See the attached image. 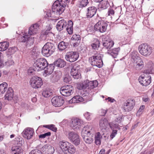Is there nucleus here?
Returning a JSON list of instances; mask_svg holds the SVG:
<instances>
[{
    "mask_svg": "<svg viewBox=\"0 0 154 154\" xmlns=\"http://www.w3.org/2000/svg\"><path fill=\"white\" fill-rule=\"evenodd\" d=\"M70 0H57L54 2L52 8V11L48 10L46 11V17H54L55 14L60 15L65 9L66 5L69 3Z\"/></svg>",
    "mask_w": 154,
    "mask_h": 154,
    "instance_id": "obj_1",
    "label": "nucleus"
},
{
    "mask_svg": "<svg viewBox=\"0 0 154 154\" xmlns=\"http://www.w3.org/2000/svg\"><path fill=\"white\" fill-rule=\"evenodd\" d=\"M82 137L84 140L88 144H90L93 141L92 137L94 136L95 131L92 126L87 125L84 127L82 131Z\"/></svg>",
    "mask_w": 154,
    "mask_h": 154,
    "instance_id": "obj_2",
    "label": "nucleus"
},
{
    "mask_svg": "<svg viewBox=\"0 0 154 154\" xmlns=\"http://www.w3.org/2000/svg\"><path fill=\"white\" fill-rule=\"evenodd\" d=\"M102 57L103 55L97 52L93 56L89 58V61L92 66L101 68L103 65L102 59Z\"/></svg>",
    "mask_w": 154,
    "mask_h": 154,
    "instance_id": "obj_3",
    "label": "nucleus"
},
{
    "mask_svg": "<svg viewBox=\"0 0 154 154\" xmlns=\"http://www.w3.org/2000/svg\"><path fill=\"white\" fill-rule=\"evenodd\" d=\"M55 47L54 44L47 42L43 46L42 49V54L44 56L48 57L55 51Z\"/></svg>",
    "mask_w": 154,
    "mask_h": 154,
    "instance_id": "obj_4",
    "label": "nucleus"
},
{
    "mask_svg": "<svg viewBox=\"0 0 154 154\" xmlns=\"http://www.w3.org/2000/svg\"><path fill=\"white\" fill-rule=\"evenodd\" d=\"M39 22H38L32 25L29 29L28 34L27 33H25L21 38V42H25L28 41L30 35H33L37 32L38 30L39 29Z\"/></svg>",
    "mask_w": 154,
    "mask_h": 154,
    "instance_id": "obj_5",
    "label": "nucleus"
},
{
    "mask_svg": "<svg viewBox=\"0 0 154 154\" xmlns=\"http://www.w3.org/2000/svg\"><path fill=\"white\" fill-rule=\"evenodd\" d=\"M98 84V82L96 80L90 81L86 80L82 83L78 85L77 88L79 90L88 89L91 90L97 87Z\"/></svg>",
    "mask_w": 154,
    "mask_h": 154,
    "instance_id": "obj_6",
    "label": "nucleus"
},
{
    "mask_svg": "<svg viewBox=\"0 0 154 154\" xmlns=\"http://www.w3.org/2000/svg\"><path fill=\"white\" fill-rule=\"evenodd\" d=\"M48 63L46 60L44 58H40L37 59L34 63V66L35 70L39 71L45 69L46 65Z\"/></svg>",
    "mask_w": 154,
    "mask_h": 154,
    "instance_id": "obj_7",
    "label": "nucleus"
},
{
    "mask_svg": "<svg viewBox=\"0 0 154 154\" xmlns=\"http://www.w3.org/2000/svg\"><path fill=\"white\" fill-rule=\"evenodd\" d=\"M108 24L106 22L100 19L94 26V30L100 33L106 32Z\"/></svg>",
    "mask_w": 154,
    "mask_h": 154,
    "instance_id": "obj_8",
    "label": "nucleus"
},
{
    "mask_svg": "<svg viewBox=\"0 0 154 154\" xmlns=\"http://www.w3.org/2000/svg\"><path fill=\"white\" fill-rule=\"evenodd\" d=\"M140 53L144 56H149L152 52V48L146 43L140 45L138 47Z\"/></svg>",
    "mask_w": 154,
    "mask_h": 154,
    "instance_id": "obj_9",
    "label": "nucleus"
},
{
    "mask_svg": "<svg viewBox=\"0 0 154 154\" xmlns=\"http://www.w3.org/2000/svg\"><path fill=\"white\" fill-rule=\"evenodd\" d=\"M135 104L134 99L130 98L127 100L124 103L122 107L124 111L129 112L133 109Z\"/></svg>",
    "mask_w": 154,
    "mask_h": 154,
    "instance_id": "obj_10",
    "label": "nucleus"
},
{
    "mask_svg": "<svg viewBox=\"0 0 154 154\" xmlns=\"http://www.w3.org/2000/svg\"><path fill=\"white\" fill-rule=\"evenodd\" d=\"M60 91V94L62 95L65 96H68L73 93L74 88L71 85H66L61 87Z\"/></svg>",
    "mask_w": 154,
    "mask_h": 154,
    "instance_id": "obj_11",
    "label": "nucleus"
},
{
    "mask_svg": "<svg viewBox=\"0 0 154 154\" xmlns=\"http://www.w3.org/2000/svg\"><path fill=\"white\" fill-rule=\"evenodd\" d=\"M30 83L33 88L37 89L41 87L43 85L42 79L37 76L32 77L30 80Z\"/></svg>",
    "mask_w": 154,
    "mask_h": 154,
    "instance_id": "obj_12",
    "label": "nucleus"
},
{
    "mask_svg": "<svg viewBox=\"0 0 154 154\" xmlns=\"http://www.w3.org/2000/svg\"><path fill=\"white\" fill-rule=\"evenodd\" d=\"M79 54L77 52L70 51L67 52L65 58L66 60L70 62L76 61L79 57Z\"/></svg>",
    "mask_w": 154,
    "mask_h": 154,
    "instance_id": "obj_13",
    "label": "nucleus"
},
{
    "mask_svg": "<svg viewBox=\"0 0 154 154\" xmlns=\"http://www.w3.org/2000/svg\"><path fill=\"white\" fill-rule=\"evenodd\" d=\"M110 128L112 130V132L110 135V139H113L116 135L117 133V130L120 129V126L118 124L114 122L110 123L109 124Z\"/></svg>",
    "mask_w": 154,
    "mask_h": 154,
    "instance_id": "obj_14",
    "label": "nucleus"
},
{
    "mask_svg": "<svg viewBox=\"0 0 154 154\" xmlns=\"http://www.w3.org/2000/svg\"><path fill=\"white\" fill-rule=\"evenodd\" d=\"M83 123V121L81 119L75 118L72 119L70 126L73 130H77L79 129Z\"/></svg>",
    "mask_w": 154,
    "mask_h": 154,
    "instance_id": "obj_15",
    "label": "nucleus"
},
{
    "mask_svg": "<svg viewBox=\"0 0 154 154\" xmlns=\"http://www.w3.org/2000/svg\"><path fill=\"white\" fill-rule=\"evenodd\" d=\"M34 133V130L33 128H27L24 130L22 134L24 138L29 140L32 137Z\"/></svg>",
    "mask_w": 154,
    "mask_h": 154,
    "instance_id": "obj_16",
    "label": "nucleus"
},
{
    "mask_svg": "<svg viewBox=\"0 0 154 154\" xmlns=\"http://www.w3.org/2000/svg\"><path fill=\"white\" fill-rule=\"evenodd\" d=\"M52 104L56 107H60L62 106L64 102V99L61 97H54L51 100Z\"/></svg>",
    "mask_w": 154,
    "mask_h": 154,
    "instance_id": "obj_17",
    "label": "nucleus"
},
{
    "mask_svg": "<svg viewBox=\"0 0 154 154\" xmlns=\"http://www.w3.org/2000/svg\"><path fill=\"white\" fill-rule=\"evenodd\" d=\"M138 80L140 85L143 86H146L150 83L151 78L150 76L145 77L141 75L139 77Z\"/></svg>",
    "mask_w": 154,
    "mask_h": 154,
    "instance_id": "obj_18",
    "label": "nucleus"
},
{
    "mask_svg": "<svg viewBox=\"0 0 154 154\" xmlns=\"http://www.w3.org/2000/svg\"><path fill=\"white\" fill-rule=\"evenodd\" d=\"M54 36V33L48 31H43L41 32L40 37L43 40H51Z\"/></svg>",
    "mask_w": 154,
    "mask_h": 154,
    "instance_id": "obj_19",
    "label": "nucleus"
},
{
    "mask_svg": "<svg viewBox=\"0 0 154 154\" xmlns=\"http://www.w3.org/2000/svg\"><path fill=\"white\" fill-rule=\"evenodd\" d=\"M79 67L75 66L71 69L70 74L74 79H78L81 78V75L79 71Z\"/></svg>",
    "mask_w": 154,
    "mask_h": 154,
    "instance_id": "obj_20",
    "label": "nucleus"
},
{
    "mask_svg": "<svg viewBox=\"0 0 154 154\" xmlns=\"http://www.w3.org/2000/svg\"><path fill=\"white\" fill-rule=\"evenodd\" d=\"M103 45L104 48L107 49H110L114 45V42L111 39H107L106 38L103 39Z\"/></svg>",
    "mask_w": 154,
    "mask_h": 154,
    "instance_id": "obj_21",
    "label": "nucleus"
},
{
    "mask_svg": "<svg viewBox=\"0 0 154 154\" xmlns=\"http://www.w3.org/2000/svg\"><path fill=\"white\" fill-rule=\"evenodd\" d=\"M97 10V8L94 6L88 7L87 8L86 14V17L88 18H91L93 17L96 14Z\"/></svg>",
    "mask_w": 154,
    "mask_h": 154,
    "instance_id": "obj_22",
    "label": "nucleus"
},
{
    "mask_svg": "<svg viewBox=\"0 0 154 154\" xmlns=\"http://www.w3.org/2000/svg\"><path fill=\"white\" fill-rule=\"evenodd\" d=\"M71 39L75 41L74 42L72 43V45L73 47H75L79 45L81 42V38L79 35L74 34L73 35Z\"/></svg>",
    "mask_w": 154,
    "mask_h": 154,
    "instance_id": "obj_23",
    "label": "nucleus"
},
{
    "mask_svg": "<svg viewBox=\"0 0 154 154\" xmlns=\"http://www.w3.org/2000/svg\"><path fill=\"white\" fill-rule=\"evenodd\" d=\"M66 26V21L64 19H62L58 22L56 27L58 31H60L65 28Z\"/></svg>",
    "mask_w": 154,
    "mask_h": 154,
    "instance_id": "obj_24",
    "label": "nucleus"
},
{
    "mask_svg": "<svg viewBox=\"0 0 154 154\" xmlns=\"http://www.w3.org/2000/svg\"><path fill=\"white\" fill-rule=\"evenodd\" d=\"M134 63H136L134 65V67L137 70H141L144 67L143 62L141 58H139L138 60L134 62Z\"/></svg>",
    "mask_w": 154,
    "mask_h": 154,
    "instance_id": "obj_25",
    "label": "nucleus"
},
{
    "mask_svg": "<svg viewBox=\"0 0 154 154\" xmlns=\"http://www.w3.org/2000/svg\"><path fill=\"white\" fill-rule=\"evenodd\" d=\"M42 150L45 152L46 154H53L54 152V148L50 145L46 144L43 146Z\"/></svg>",
    "mask_w": 154,
    "mask_h": 154,
    "instance_id": "obj_26",
    "label": "nucleus"
},
{
    "mask_svg": "<svg viewBox=\"0 0 154 154\" xmlns=\"http://www.w3.org/2000/svg\"><path fill=\"white\" fill-rule=\"evenodd\" d=\"M14 91L11 88H9L5 95V99L11 100L13 98Z\"/></svg>",
    "mask_w": 154,
    "mask_h": 154,
    "instance_id": "obj_27",
    "label": "nucleus"
},
{
    "mask_svg": "<svg viewBox=\"0 0 154 154\" xmlns=\"http://www.w3.org/2000/svg\"><path fill=\"white\" fill-rule=\"evenodd\" d=\"M120 50L119 47L115 48L110 50H108L107 53L110 54L114 58H116Z\"/></svg>",
    "mask_w": 154,
    "mask_h": 154,
    "instance_id": "obj_28",
    "label": "nucleus"
},
{
    "mask_svg": "<svg viewBox=\"0 0 154 154\" xmlns=\"http://www.w3.org/2000/svg\"><path fill=\"white\" fill-rule=\"evenodd\" d=\"M55 65L54 63L48 64L45 69V72L47 74H51L53 72L54 69Z\"/></svg>",
    "mask_w": 154,
    "mask_h": 154,
    "instance_id": "obj_29",
    "label": "nucleus"
},
{
    "mask_svg": "<svg viewBox=\"0 0 154 154\" xmlns=\"http://www.w3.org/2000/svg\"><path fill=\"white\" fill-rule=\"evenodd\" d=\"M84 100L83 97L80 96H76L69 101L70 103H76L82 102Z\"/></svg>",
    "mask_w": 154,
    "mask_h": 154,
    "instance_id": "obj_30",
    "label": "nucleus"
},
{
    "mask_svg": "<svg viewBox=\"0 0 154 154\" xmlns=\"http://www.w3.org/2000/svg\"><path fill=\"white\" fill-rule=\"evenodd\" d=\"M69 44L68 42L62 41L59 43L58 48L60 51H62L69 48Z\"/></svg>",
    "mask_w": 154,
    "mask_h": 154,
    "instance_id": "obj_31",
    "label": "nucleus"
},
{
    "mask_svg": "<svg viewBox=\"0 0 154 154\" xmlns=\"http://www.w3.org/2000/svg\"><path fill=\"white\" fill-rule=\"evenodd\" d=\"M73 23L71 20L68 21L66 23V29L69 34H72L73 33Z\"/></svg>",
    "mask_w": 154,
    "mask_h": 154,
    "instance_id": "obj_32",
    "label": "nucleus"
},
{
    "mask_svg": "<svg viewBox=\"0 0 154 154\" xmlns=\"http://www.w3.org/2000/svg\"><path fill=\"white\" fill-rule=\"evenodd\" d=\"M54 63L55 66L61 68L64 67L66 65V62L60 58L58 59L54 62Z\"/></svg>",
    "mask_w": 154,
    "mask_h": 154,
    "instance_id": "obj_33",
    "label": "nucleus"
},
{
    "mask_svg": "<svg viewBox=\"0 0 154 154\" xmlns=\"http://www.w3.org/2000/svg\"><path fill=\"white\" fill-rule=\"evenodd\" d=\"M11 150L14 154H22L23 150L19 146H14L11 148Z\"/></svg>",
    "mask_w": 154,
    "mask_h": 154,
    "instance_id": "obj_34",
    "label": "nucleus"
},
{
    "mask_svg": "<svg viewBox=\"0 0 154 154\" xmlns=\"http://www.w3.org/2000/svg\"><path fill=\"white\" fill-rule=\"evenodd\" d=\"M107 119L105 118L101 119L99 122V125L101 129L106 128L108 125Z\"/></svg>",
    "mask_w": 154,
    "mask_h": 154,
    "instance_id": "obj_35",
    "label": "nucleus"
},
{
    "mask_svg": "<svg viewBox=\"0 0 154 154\" xmlns=\"http://www.w3.org/2000/svg\"><path fill=\"white\" fill-rule=\"evenodd\" d=\"M78 136L77 133L73 131L69 132L67 135V137L70 142Z\"/></svg>",
    "mask_w": 154,
    "mask_h": 154,
    "instance_id": "obj_36",
    "label": "nucleus"
},
{
    "mask_svg": "<svg viewBox=\"0 0 154 154\" xmlns=\"http://www.w3.org/2000/svg\"><path fill=\"white\" fill-rule=\"evenodd\" d=\"M42 94L45 97H49L52 94V91L48 88L45 89L42 91Z\"/></svg>",
    "mask_w": 154,
    "mask_h": 154,
    "instance_id": "obj_37",
    "label": "nucleus"
},
{
    "mask_svg": "<svg viewBox=\"0 0 154 154\" xmlns=\"http://www.w3.org/2000/svg\"><path fill=\"white\" fill-rule=\"evenodd\" d=\"M8 84L6 82H3L0 84V94H3L7 90Z\"/></svg>",
    "mask_w": 154,
    "mask_h": 154,
    "instance_id": "obj_38",
    "label": "nucleus"
},
{
    "mask_svg": "<svg viewBox=\"0 0 154 154\" xmlns=\"http://www.w3.org/2000/svg\"><path fill=\"white\" fill-rule=\"evenodd\" d=\"M9 42H4L0 43V51H3L6 50L9 46Z\"/></svg>",
    "mask_w": 154,
    "mask_h": 154,
    "instance_id": "obj_39",
    "label": "nucleus"
},
{
    "mask_svg": "<svg viewBox=\"0 0 154 154\" xmlns=\"http://www.w3.org/2000/svg\"><path fill=\"white\" fill-rule=\"evenodd\" d=\"M102 137L100 132H97L96 133L95 136V143L97 145H99L100 144V139Z\"/></svg>",
    "mask_w": 154,
    "mask_h": 154,
    "instance_id": "obj_40",
    "label": "nucleus"
},
{
    "mask_svg": "<svg viewBox=\"0 0 154 154\" xmlns=\"http://www.w3.org/2000/svg\"><path fill=\"white\" fill-rule=\"evenodd\" d=\"M100 42L97 39H95L94 41V42L91 44V46L92 49L94 50H97L99 47Z\"/></svg>",
    "mask_w": 154,
    "mask_h": 154,
    "instance_id": "obj_41",
    "label": "nucleus"
},
{
    "mask_svg": "<svg viewBox=\"0 0 154 154\" xmlns=\"http://www.w3.org/2000/svg\"><path fill=\"white\" fill-rule=\"evenodd\" d=\"M130 54L131 57L134 62L138 60L139 58H140L136 51H133Z\"/></svg>",
    "mask_w": 154,
    "mask_h": 154,
    "instance_id": "obj_42",
    "label": "nucleus"
},
{
    "mask_svg": "<svg viewBox=\"0 0 154 154\" xmlns=\"http://www.w3.org/2000/svg\"><path fill=\"white\" fill-rule=\"evenodd\" d=\"M43 127L48 129L54 132H56L57 130V128L53 124L44 125H43Z\"/></svg>",
    "mask_w": 154,
    "mask_h": 154,
    "instance_id": "obj_43",
    "label": "nucleus"
},
{
    "mask_svg": "<svg viewBox=\"0 0 154 154\" xmlns=\"http://www.w3.org/2000/svg\"><path fill=\"white\" fill-rule=\"evenodd\" d=\"M88 3V0H80L79 1L78 4L80 8L86 6Z\"/></svg>",
    "mask_w": 154,
    "mask_h": 154,
    "instance_id": "obj_44",
    "label": "nucleus"
},
{
    "mask_svg": "<svg viewBox=\"0 0 154 154\" xmlns=\"http://www.w3.org/2000/svg\"><path fill=\"white\" fill-rule=\"evenodd\" d=\"M67 150L66 151V153L68 152L70 154L74 153L75 151V148L72 144H70V146L68 147Z\"/></svg>",
    "mask_w": 154,
    "mask_h": 154,
    "instance_id": "obj_45",
    "label": "nucleus"
},
{
    "mask_svg": "<svg viewBox=\"0 0 154 154\" xmlns=\"http://www.w3.org/2000/svg\"><path fill=\"white\" fill-rule=\"evenodd\" d=\"M109 6V4L107 1H103L100 5V7L102 9H106Z\"/></svg>",
    "mask_w": 154,
    "mask_h": 154,
    "instance_id": "obj_46",
    "label": "nucleus"
},
{
    "mask_svg": "<svg viewBox=\"0 0 154 154\" xmlns=\"http://www.w3.org/2000/svg\"><path fill=\"white\" fill-rule=\"evenodd\" d=\"M71 142L76 146L79 145L80 142V139L79 136H77V137L75 138V139H74Z\"/></svg>",
    "mask_w": 154,
    "mask_h": 154,
    "instance_id": "obj_47",
    "label": "nucleus"
},
{
    "mask_svg": "<svg viewBox=\"0 0 154 154\" xmlns=\"http://www.w3.org/2000/svg\"><path fill=\"white\" fill-rule=\"evenodd\" d=\"M52 75V78H51V79L53 82H57L60 79L59 76L56 73L54 74H52L51 76Z\"/></svg>",
    "mask_w": 154,
    "mask_h": 154,
    "instance_id": "obj_48",
    "label": "nucleus"
},
{
    "mask_svg": "<svg viewBox=\"0 0 154 154\" xmlns=\"http://www.w3.org/2000/svg\"><path fill=\"white\" fill-rule=\"evenodd\" d=\"M115 11L113 7H110L108 9L107 14L108 16H112L114 15Z\"/></svg>",
    "mask_w": 154,
    "mask_h": 154,
    "instance_id": "obj_49",
    "label": "nucleus"
},
{
    "mask_svg": "<svg viewBox=\"0 0 154 154\" xmlns=\"http://www.w3.org/2000/svg\"><path fill=\"white\" fill-rule=\"evenodd\" d=\"M85 117L88 120H90L92 117V114L88 112H86L84 114Z\"/></svg>",
    "mask_w": 154,
    "mask_h": 154,
    "instance_id": "obj_50",
    "label": "nucleus"
},
{
    "mask_svg": "<svg viewBox=\"0 0 154 154\" xmlns=\"http://www.w3.org/2000/svg\"><path fill=\"white\" fill-rule=\"evenodd\" d=\"M6 65L8 66H10L14 64V62L11 58V57L8 59V61L5 62Z\"/></svg>",
    "mask_w": 154,
    "mask_h": 154,
    "instance_id": "obj_51",
    "label": "nucleus"
},
{
    "mask_svg": "<svg viewBox=\"0 0 154 154\" xmlns=\"http://www.w3.org/2000/svg\"><path fill=\"white\" fill-rule=\"evenodd\" d=\"M123 117L122 115H119L118 117H116L115 119L116 122L119 123H120L123 120Z\"/></svg>",
    "mask_w": 154,
    "mask_h": 154,
    "instance_id": "obj_52",
    "label": "nucleus"
},
{
    "mask_svg": "<svg viewBox=\"0 0 154 154\" xmlns=\"http://www.w3.org/2000/svg\"><path fill=\"white\" fill-rule=\"evenodd\" d=\"M17 48L15 47L9 48L8 49V52L10 54H14L16 51Z\"/></svg>",
    "mask_w": 154,
    "mask_h": 154,
    "instance_id": "obj_53",
    "label": "nucleus"
},
{
    "mask_svg": "<svg viewBox=\"0 0 154 154\" xmlns=\"http://www.w3.org/2000/svg\"><path fill=\"white\" fill-rule=\"evenodd\" d=\"M29 154H42V153L40 150L36 149L32 150Z\"/></svg>",
    "mask_w": 154,
    "mask_h": 154,
    "instance_id": "obj_54",
    "label": "nucleus"
},
{
    "mask_svg": "<svg viewBox=\"0 0 154 154\" xmlns=\"http://www.w3.org/2000/svg\"><path fill=\"white\" fill-rule=\"evenodd\" d=\"M51 135V133L50 132H47L44 134H41L39 136V138H44L46 137L50 136Z\"/></svg>",
    "mask_w": 154,
    "mask_h": 154,
    "instance_id": "obj_55",
    "label": "nucleus"
},
{
    "mask_svg": "<svg viewBox=\"0 0 154 154\" xmlns=\"http://www.w3.org/2000/svg\"><path fill=\"white\" fill-rule=\"evenodd\" d=\"M33 35H29V37L28 38V42H29L30 44H33L34 41V37L32 36Z\"/></svg>",
    "mask_w": 154,
    "mask_h": 154,
    "instance_id": "obj_56",
    "label": "nucleus"
},
{
    "mask_svg": "<svg viewBox=\"0 0 154 154\" xmlns=\"http://www.w3.org/2000/svg\"><path fill=\"white\" fill-rule=\"evenodd\" d=\"M71 81V79L69 76H66L63 79V81L66 83L69 82Z\"/></svg>",
    "mask_w": 154,
    "mask_h": 154,
    "instance_id": "obj_57",
    "label": "nucleus"
},
{
    "mask_svg": "<svg viewBox=\"0 0 154 154\" xmlns=\"http://www.w3.org/2000/svg\"><path fill=\"white\" fill-rule=\"evenodd\" d=\"M100 112L101 116H104L106 113V110L101 109L100 110Z\"/></svg>",
    "mask_w": 154,
    "mask_h": 154,
    "instance_id": "obj_58",
    "label": "nucleus"
},
{
    "mask_svg": "<svg viewBox=\"0 0 154 154\" xmlns=\"http://www.w3.org/2000/svg\"><path fill=\"white\" fill-rule=\"evenodd\" d=\"M105 100H108L109 102H110L111 103H113L115 101L114 99L110 97H108L107 98H106Z\"/></svg>",
    "mask_w": 154,
    "mask_h": 154,
    "instance_id": "obj_59",
    "label": "nucleus"
},
{
    "mask_svg": "<svg viewBox=\"0 0 154 154\" xmlns=\"http://www.w3.org/2000/svg\"><path fill=\"white\" fill-rule=\"evenodd\" d=\"M145 108V106H144V105H142L141 106L138 111V112H142V111H143V110L144 109V108Z\"/></svg>",
    "mask_w": 154,
    "mask_h": 154,
    "instance_id": "obj_60",
    "label": "nucleus"
},
{
    "mask_svg": "<svg viewBox=\"0 0 154 154\" xmlns=\"http://www.w3.org/2000/svg\"><path fill=\"white\" fill-rule=\"evenodd\" d=\"M34 71L33 69H29L28 70V72L29 74L30 75L33 73Z\"/></svg>",
    "mask_w": 154,
    "mask_h": 154,
    "instance_id": "obj_61",
    "label": "nucleus"
},
{
    "mask_svg": "<svg viewBox=\"0 0 154 154\" xmlns=\"http://www.w3.org/2000/svg\"><path fill=\"white\" fill-rule=\"evenodd\" d=\"M105 152V149H103L100 151L99 154H104Z\"/></svg>",
    "mask_w": 154,
    "mask_h": 154,
    "instance_id": "obj_62",
    "label": "nucleus"
},
{
    "mask_svg": "<svg viewBox=\"0 0 154 154\" xmlns=\"http://www.w3.org/2000/svg\"><path fill=\"white\" fill-rule=\"evenodd\" d=\"M37 100V98L35 97H34L32 99V101L33 103L36 102Z\"/></svg>",
    "mask_w": 154,
    "mask_h": 154,
    "instance_id": "obj_63",
    "label": "nucleus"
},
{
    "mask_svg": "<svg viewBox=\"0 0 154 154\" xmlns=\"http://www.w3.org/2000/svg\"><path fill=\"white\" fill-rule=\"evenodd\" d=\"M0 154H6V152L3 149H1L0 151Z\"/></svg>",
    "mask_w": 154,
    "mask_h": 154,
    "instance_id": "obj_64",
    "label": "nucleus"
}]
</instances>
